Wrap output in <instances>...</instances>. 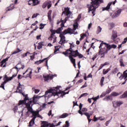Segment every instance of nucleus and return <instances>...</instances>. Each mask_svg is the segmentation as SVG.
<instances>
[{
	"mask_svg": "<svg viewBox=\"0 0 127 127\" xmlns=\"http://www.w3.org/2000/svg\"><path fill=\"white\" fill-rule=\"evenodd\" d=\"M13 8H14V6H13L12 7H10L9 8L6 10V11L7 12L9 11L10 10H12Z\"/></svg>",
	"mask_w": 127,
	"mask_h": 127,
	"instance_id": "603ef678",
	"label": "nucleus"
},
{
	"mask_svg": "<svg viewBox=\"0 0 127 127\" xmlns=\"http://www.w3.org/2000/svg\"><path fill=\"white\" fill-rule=\"evenodd\" d=\"M127 70L124 72L122 74L121 72H119L117 73V77H119L120 80H125L124 82L122 83V85H125L127 83Z\"/></svg>",
	"mask_w": 127,
	"mask_h": 127,
	"instance_id": "0eeeda50",
	"label": "nucleus"
},
{
	"mask_svg": "<svg viewBox=\"0 0 127 127\" xmlns=\"http://www.w3.org/2000/svg\"><path fill=\"white\" fill-rule=\"evenodd\" d=\"M31 74H32V70L29 71L26 76H23L22 77L23 78H30L31 79Z\"/></svg>",
	"mask_w": 127,
	"mask_h": 127,
	"instance_id": "412c9836",
	"label": "nucleus"
},
{
	"mask_svg": "<svg viewBox=\"0 0 127 127\" xmlns=\"http://www.w3.org/2000/svg\"><path fill=\"white\" fill-rule=\"evenodd\" d=\"M43 78L44 79L45 82H47V81H49V80H52L53 78H54V75L52 74H48V75H43Z\"/></svg>",
	"mask_w": 127,
	"mask_h": 127,
	"instance_id": "9b49d317",
	"label": "nucleus"
},
{
	"mask_svg": "<svg viewBox=\"0 0 127 127\" xmlns=\"http://www.w3.org/2000/svg\"><path fill=\"white\" fill-rule=\"evenodd\" d=\"M104 80H105V77L103 76L101 78V79L100 81L101 86H104Z\"/></svg>",
	"mask_w": 127,
	"mask_h": 127,
	"instance_id": "a18cd8bd",
	"label": "nucleus"
},
{
	"mask_svg": "<svg viewBox=\"0 0 127 127\" xmlns=\"http://www.w3.org/2000/svg\"><path fill=\"white\" fill-rule=\"evenodd\" d=\"M111 48H113L114 49H116V48H117V45L115 44H113L111 45Z\"/></svg>",
	"mask_w": 127,
	"mask_h": 127,
	"instance_id": "052dcab7",
	"label": "nucleus"
},
{
	"mask_svg": "<svg viewBox=\"0 0 127 127\" xmlns=\"http://www.w3.org/2000/svg\"><path fill=\"white\" fill-rule=\"evenodd\" d=\"M69 34L68 32L67 31V30L65 29L64 30V31L62 32L60 34V37L61 38V41H63L64 42H65L66 41L65 40V37L64 35L66 34Z\"/></svg>",
	"mask_w": 127,
	"mask_h": 127,
	"instance_id": "1a4fd4ad",
	"label": "nucleus"
},
{
	"mask_svg": "<svg viewBox=\"0 0 127 127\" xmlns=\"http://www.w3.org/2000/svg\"><path fill=\"white\" fill-rule=\"evenodd\" d=\"M8 58L4 59L1 61V63H3L4 64V63H5V62H6V61H8Z\"/></svg>",
	"mask_w": 127,
	"mask_h": 127,
	"instance_id": "8fccbe9b",
	"label": "nucleus"
},
{
	"mask_svg": "<svg viewBox=\"0 0 127 127\" xmlns=\"http://www.w3.org/2000/svg\"><path fill=\"white\" fill-rule=\"evenodd\" d=\"M83 115H84V116H86V117H87V120L90 119V118L91 117V115H90V114H89L88 113L85 112V113H83Z\"/></svg>",
	"mask_w": 127,
	"mask_h": 127,
	"instance_id": "ea45409f",
	"label": "nucleus"
},
{
	"mask_svg": "<svg viewBox=\"0 0 127 127\" xmlns=\"http://www.w3.org/2000/svg\"><path fill=\"white\" fill-rule=\"evenodd\" d=\"M71 14V11H69L68 12H65V15L66 16V17L64 18L65 22H66V21H67L68 19L70 18V15H69V14Z\"/></svg>",
	"mask_w": 127,
	"mask_h": 127,
	"instance_id": "6ab92c4d",
	"label": "nucleus"
},
{
	"mask_svg": "<svg viewBox=\"0 0 127 127\" xmlns=\"http://www.w3.org/2000/svg\"><path fill=\"white\" fill-rule=\"evenodd\" d=\"M34 122H35V120H33V118L29 122V127H32L33 125H34Z\"/></svg>",
	"mask_w": 127,
	"mask_h": 127,
	"instance_id": "4c0bfd02",
	"label": "nucleus"
},
{
	"mask_svg": "<svg viewBox=\"0 0 127 127\" xmlns=\"http://www.w3.org/2000/svg\"><path fill=\"white\" fill-rule=\"evenodd\" d=\"M24 65H22L21 64H18L15 67V69H16L17 72H18L19 70H20V69H24Z\"/></svg>",
	"mask_w": 127,
	"mask_h": 127,
	"instance_id": "dca6fc26",
	"label": "nucleus"
},
{
	"mask_svg": "<svg viewBox=\"0 0 127 127\" xmlns=\"http://www.w3.org/2000/svg\"><path fill=\"white\" fill-rule=\"evenodd\" d=\"M87 36V34H80V38L79 39V40H82L84 39V37H86Z\"/></svg>",
	"mask_w": 127,
	"mask_h": 127,
	"instance_id": "a19ab883",
	"label": "nucleus"
},
{
	"mask_svg": "<svg viewBox=\"0 0 127 127\" xmlns=\"http://www.w3.org/2000/svg\"><path fill=\"white\" fill-rule=\"evenodd\" d=\"M104 42L102 41L99 46L100 50L98 52V55L100 56L101 58H105V54H107L108 53L107 48H106V47H105V46L104 47Z\"/></svg>",
	"mask_w": 127,
	"mask_h": 127,
	"instance_id": "39448f33",
	"label": "nucleus"
},
{
	"mask_svg": "<svg viewBox=\"0 0 127 127\" xmlns=\"http://www.w3.org/2000/svg\"><path fill=\"white\" fill-rule=\"evenodd\" d=\"M49 93H52V90H48L45 92V95H47L48 94H49Z\"/></svg>",
	"mask_w": 127,
	"mask_h": 127,
	"instance_id": "4d7b16f0",
	"label": "nucleus"
},
{
	"mask_svg": "<svg viewBox=\"0 0 127 127\" xmlns=\"http://www.w3.org/2000/svg\"><path fill=\"white\" fill-rule=\"evenodd\" d=\"M60 88H61V86H58L54 89H52V93L54 97H55V96H58L59 98L61 97L62 98H63L65 95L69 94V91L65 92L64 91H61L60 89Z\"/></svg>",
	"mask_w": 127,
	"mask_h": 127,
	"instance_id": "7ed1b4c3",
	"label": "nucleus"
},
{
	"mask_svg": "<svg viewBox=\"0 0 127 127\" xmlns=\"http://www.w3.org/2000/svg\"><path fill=\"white\" fill-rule=\"evenodd\" d=\"M62 53L64 55H65V56H68V54L70 53V49H67L65 52H64Z\"/></svg>",
	"mask_w": 127,
	"mask_h": 127,
	"instance_id": "72a5a7b5",
	"label": "nucleus"
},
{
	"mask_svg": "<svg viewBox=\"0 0 127 127\" xmlns=\"http://www.w3.org/2000/svg\"><path fill=\"white\" fill-rule=\"evenodd\" d=\"M56 127V125H54V124H50V127Z\"/></svg>",
	"mask_w": 127,
	"mask_h": 127,
	"instance_id": "774afa93",
	"label": "nucleus"
},
{
	"mask_svg": "<svg viewBox=\"0 0 127 127\" xmlns=\"http://www.w3.org/2000/svg\"><path fill=\"white\" fill-rule=\"evenodd\" d=\"M19 93L22 94V96L24 97V99L23 100H19L18 103V106H21V105H25L26 108H27V105L31 106L32 105V100L31 98H28V94H24L22 92V90H19Z\"/></svg>",
	"mask_w": 127,
	"mask_h": 127,
	"instance_id": "f03ea898",
	"label": "nucleus"
},
{
	"mask_svg": "<svg viewBox=\"0 0 127 127\" xmlns=\"http://www.w3.org/2000/svg\"><path fill=\"white\" fill-rule=\"evenodd\" d=\"M117 37H118V33L116 32L113 33V35L111 36V39L113 40H115V39H116Z\"/></svg>",
	"mask_w": 127,
	"mask_h": 127,
	"instance_id": "cd10ccee",
	"label": "nucleus"
},
{
	"mask_svg": "<svg viewBox=\"0 0 127 127\" xmlns=\"http://www.w3.org/2000/svg\"><path fill=\"white\" fill-rule=\"evenodd\" d=\"M103 44L105 48H106V50L107 51V52L108 51H110L112 49V47L111 46V45L109 44H107L106 43L103 42Z\"/></svg>",
	"mask_w": 127,
	"mask_h": 127,
	"instance_id": "f3484780",
	"label": "nucleus"
},
{
	"mask_svg": "<svg viewBox=\"0 0 127 127\" xmlns=\"http://www.w3.org/2000/svg\"><path fill=\"white\" fill-rule=\"evenodd\" d=\"M37 15H38V14H34L32 16V18H35V17H37Z\"/></svg>",
	"mask_w": 127,
	"mask_h": 127,
	"instance_id": "338daca9",
	"label": "nucleus"
},
{
	"mask_svg": "<svg viewBox=\"0 0 127 127\" xmlns=\"http://www.w3.org/2000/svg\"><path fill=\"white\" fill-rule=\"evenodd\" d=\"M120 66L122 67H125V64H124V60L123 59H121L120 60Z\"/></svg>",
	"mask_w": 127,
	"mask_h": 127,
	"instance_id": "37998d69",
	"label": "nucleus"
},
{
	"mask_svg": "<svg viewBox=\"0 0 127 127\" xmlns=\"http://www.w3.org/2000/svg\"><path fill=\"white\" fill-rule=\"evenodd\" d=\"M77 56L78 57V58H80V59L83 58V55L80 54V53H79V52H78V54Z\"/></svg>",
	"mask_w": 127,
	"mask_h": 127,
	"instance_id": "6e6d98bb",
	"label": "nucleus"
},
{
	"mask_svg": "<svg viewBox=\"0 0 127 127\" xmlns=\"http://www.w3.org/2000/svg\"><path fill=\"white\" fill-rule=\"evenodd\" d=\"M68 58L70 60L71 63L73 64L76 63V59H74L72 56H68Z\"/></svg>",
	"mask_w": 127,
	"mask_h": 127,
	"instance_id": "c756f323",
	"label": "nucleus"
},
{
	"mask_svg": "<svg viewBox=\"0 0 127 127\" xmlns=\"http://www.w3.org/2000/svg\"><path fill=\"white\" fill-rule=\"evenodd\" d=\"M33 106V104H31V105H27L26 109L27 110V112H26V115H28V112H30L31 114H32L33 116V120H34L36 119L37 117L38 118H40V115H39V112H35L33 111L32 109V107Z\"/></svg>",
	"mask_w": 127,
	"mask_h": 127,
	"instance_id": "20e7f679",
	"label": "nucleus"
},
{
	"mask_svg": "<svg viewBox=\"0 0 127 127\" xmlns=\"http://www.w3.org/2000/svg\"><path fill=\"white\" fill-rule=\"evenodd\" d=\"M78 25H79L78 22H76L73 24V28L72 29L71 28H68L65 30L68 32L69 34H78V32H75L76 29H78Z\"/></svg>",
	"mask_w": 127,
	"mask_h": 127,
	"instance_id": "423d86ee",
	"label": "nucleus"
},
{
	"mask_svg": "<svg viewBox=\"0 0 127 127\" xmlns=\"http://www.w3.org/2000/svg\"><path fill=\"white\" fill-rule=\"evenodd\" d=\"M122 12V9H118L116 12H115L112 15V18H116L119 16Z\"/></svg>",
	"mask_w": 127,
	"mask_h": 127,
	"instance_id": "ddd939ff",
	"label": "nucleus"
},
{
	"mask_svg": "<svg viewBox=\"0 0 127 127\" xmlns=\"http://www.w3.org/2000/svg\"><path fill=\"white\" fill-rule=\"evenodd\" d=\"M40 27L39 28L40 29H43L44 28V26H45V24H43L42 23H41L40 24Z\"/></svg>",
	"mask_w": 127,
	"mask_h": 127,
	"instance_id": "3c124183",
	"label": "nucleus"
},
{
	"mask_svg": "<svg viewBox=\"0 0 127 127\" xmlns=\"http://www.w3.org/2000/svg\"><path fill=\"white\" fill-rule=\"evenodd\" d=\"M43 46V42H40L38 43V46H37V49L39 50L41 49Z\"/></svg>",
	"mask_w": 127,
	"mask_h": 127,
	"instance_id": "e433bc0d",
	"label": "nucleus"
},
{
	"mask_svg": "<svg viewBox=\"0 0 127 127\" xmlns=\"http://www.w3.org/2000/svg\"><path fill=\"white\" fill-rule=\"evenodd\" d=\"M69 116L68 113H64L61 116H60V119H64V118H67Z\"/></svg>",
	"mask_w": 127,
	"mask_h": 127,
	"instance_id": "c85d7f7f",
	"label": "nucleus"
},
{
	"mask_svg": "<svg viewBox=\"0 0 127 127\" xmlns=\"http://www.w3.org/2000/svg\"><path fill=\"white\" fill-rule=\"evenodd\" d=\"M65 127H69V122H68V121L65 122Z\"/></svg>",
	"mask_w": 127,
	"mask_h": 127,
	"instance_id": "69168bd1",
	"label": "nucleus"
},
{
	"mask_svg": "<svg viewBox=\"0 0 127 127\" xmlns=\"http://www.w3.org/2000/svg\"><path fill=\"white\" fill-rule=\"evenodd\" d=\"M88 111V109L86 108H83L82 109H81V112H87Z\"/></svg>",
	"mask_w": 127,
	"mask_h": 127,
	"instance_id": "5fc2aeb1",
	"label": "nucleus"
},
{
	"mask_svg": "<svg viewBox=\"0 0 127 127\" xmlns=\"http://www.w3.org/2000/svg\"><path fill=\"white\" fill-rule=\"evenodd\" d=\"M124 102L123 101H117L113 102V107L114 108H118V107H121V105H123Z\"/></svg>",
	"mask_w": 127,
	"mask_h": 127,
	"instance_id": "2eb2a0df",
	"label": "nucleus"
},
{
	"mask_svg": "<svg viewBox=\"0 0 127 127\" xmlns=\"http://www.w3.org/2000/svg\"><path fill=\"white\" fill-rule=\"evenodd\" d=\"M52 14V10H50L48 13V17L50 21H51V20H52V18H51Z\"/></svg>",
	"mask_w": 127,
	"mask_h": 127,
	"instance_id": "5701e85b",
	"label": "nucleus"
},
{
	"mask_svg": "<svg viewBox=\"0 0 127 127\" xmlns=\"http://www.w3.org/2000/svg\"><path fill=\"white\" fill-rule=\"evenodd\" d=\"M44 61H45V65L46 66H47V68L48 69V60H47V58H45L43 60H40L39 61H36L35 62V64H36L37 65H39V64H41V63H43Z\"/></svg>",
	"mask_w": 127,
	"mask_h": 127,
	"instance_id": "9d476101",
	"label": "nucleus"
},
{
	"mask_svg": "<svg viewBox=\"0 0 127 127\" xmlns=\"http://www.w3.org/2000/svg\"><path fill=\"white\" fill-rule=\"evenodd\" d=\"M69 53H68L69 56H71L73 58H76V57L78 56V54H79L78 50L74 51V49H72L71 47L69 48Z\"/></svg>",
	"mask_w": 127,
	"mask_h": 127,
	"instance_id": "6e6552de",
	"label": "nucleus"
},
{
	"mask_svg": "<svg viewBox=\"0 0 127 127\" xmlns=\"http://www.w3.org/2000/svg\"><path fill=\"white\" fill-rule=\"evenodd\" d=\"M125 98H127V90L123 95L120 96V99H125Z\"/></svg>",
	"mask_w": 127,
	"mask_h": 127,
	"instance_id": "a878e982",
	"label": "nucleus"
},
{
	"mask_svg": "<svg viewBox=\"0 0 127 127\" xmlns=\"http://www.w3.org/2000/svg\"><path fill=\"white\" fill-rule=\"evenodd\" d=\"M99 95H98V96H97V97H95V98H92L91 99H92V100H93V101H97V100H98V99H99Z\"/></svg>",
	"mask_w": 127,
	"mask_h": 127,
	"instance_id": "bf43d9fd",
	"label": "nucleus"
},
{
	"mask_svg": "<svg viewBox=\"0 0 127 127\" xmlns=\"http://www.w3.org/2000/svg\"><path fill=\"white\" fill-rule=\"evenodd\" d=\"M109 71H111V69L110 68H108L107 70L104 69L103 70V74L104 75H106V74H107Z\"/></svg>",
	"mask_w": 127,
	"mask_h": 127,
	"instance_id": "c9c22d12",
	"label": "nucleus"
},
{
	"mask_svg": "<svg viewBox=\"0 0 127 127\" xmlns=\"http://www.w3.org/2000/svg\"><path fill=\"white\" fill-rule=\"evenodd\" d=\"M62 30H63V28H58L57 30H56V33H57V34H61V31H62Z\"/></svg>",
	"mask_w": 127,
	"mask_h": 127,
	"instance_id": "2f4dec72",
	"label": "nucleus"
},
{
	"mask_svg": "<svg viewBox=\"0 0 127 127\" xmlns=\"http://www.w3.org/2000/svg\"><path fill=\"white\" fill-rule=\"evenodd\" d=\"M61 22H62L61 24V28H63L64 26L65 23H66V22H65V19L64 20H62V19H61Z\"/></svg>",
	"mask_w": 127,
	"mask_h": 127,
	"instance_id": "473e14b6",
	"label": "nucleus"
},
{
	"mask_svg": "<svg viewBox=\"0 0 127 127\" xmlns=\"http://www.w3.org/2000/svg\"><path fill=\"white\" fill-rule=\"evenodd\" d=\"M112 5V3H109L108 4L107 6L106 7H103L102 10H109Z\"/></svg>",
	"mask_w": 127,
	"mask_h": 127,
	"instance_id": "393cba45",
	"label": "nucleus"
},
{
	"mask_svg": "<svg viewBox=\"0 0 127 127\" xmlns=\"http://www.w3.org/2000/svg\"><path fill=\"white\" fill-rule=\"evenodd\" d=\"M122 92L118 93L116 92H113L112 93H111V95L113 97H117V96H119V95H122Z\"/></svg>",
	"mask_w": 127,
	"mask_h": 127,
	"instance_id": "b1692460",
	"label": "nucleus"
},
{
	"mask_svg": "<svg viewBox=\"0 0 127 127\" xmlns=\"http://www.w3.org/2000/svg\"><path fill=\"white\" fill-rule=\"evenodd\" d=\"M38 3V0H29L28 1L29 5H37Z\"/></svg>",
	"mask_w": 127,
	"mask_h": 127,
	"instance_id": "4468645a",
	"label": "nucleus"
},
{
	"mask_svg": "<svg viewBox=\"0 0 127 127\" xmlns=\"http://www.w3.org/2000/svg\"><path fill=\"white\" fill-rule=\"evenodd\" d=\"M101 31H102V28H101L100 26H98L97 27V31L96 32V34H99V33H100Z\"/></svg>",
	"mask_w": 127,
	"mask_h": 127,
	"instance_id": "79ce46f5",
	"label": "nucleus"
},
{
	"mask_svg": "<svg viewBox=\"0 0 127 127\" xmlns=\"http://www.w3.org/2000/svg\"><path fill=\"white\" fill-rule=\"evenodd\" d=\"M97 57H98V55H94L92 58L93 61H95V59H96V58H97Z\"/></svg>",
	"mask_w": 127,
	"mask_h": 127,
	"instance_id": "e2e57ef3",
	"label": "nucleus"
},
{
	"mask_svg": "<svg viewBox=\"0 0 127 127\" xmlns=\"http://www.w3.org/2000/svg\"><path fill=\"white\" fill-rule=\"evenodd\" d=\"M27 54H30V53H29V52H27L26 53L23 54L22 56V58L26 57V56H27Z\"/></svg>",
	"mask_w": 127,
	"mask_h": 127,
	"instance_id": "de8ad7c7",
	"label": "nucleus"
},
{
	"mask_svg": "<svg viewBox=\"0 0 127 127\" xmlns=\"http://www.w3.org/2000/svg\"><path fill=\"white\" fill-rule=\"evenodd\" d=\"M45 3H47V6H48V9H49V8H50V7H51V6H52V3H51V1H47L45 2Z\"/></svg>",
	"mask_w": 127,
	"mask_h": 127,
	"instance_id": "bb28decb",
	"label": "nucleus"
},
{
	"mask_svg": "<svg viewBox=\"0 0 127 127\" xmlns=\"http://www.w3.org/2000/svg\"><path fill=\"white\" fill-rule=\"evenodd\" d=\"M38 99H39V97L38 96H34L33 97V100L32 103H33V105L35 104H37V101H38Z\"/></svg>",
	"mask_w": 127,
	"mask_h": 127,
	"instance_id": "a211bd4d",
	"label": "nucleus"
},
{
	"mask_svg": "<svg viewBox=\"0 0 127 127\" xmlns=\"http://www.w3.org/2000/svg\"><path fill=\"white\" fill-rule=\"evenodd\" d=\"M22 85H21L20 84V83H19L18 84V87H17V90H18V92H17V90L16 91V92H18V93H19V90H21V89H22Z\"/></svg>",
	"mask_w": 127,
	"mask_h": 127,
	"instance_id": "f704fd0d",
	"label": "nucleus"
},
{
	"mask_svg": "<svg viewBox=\"0 0 127 127\" xmlns=\"http://www.w3.org/2000/svg\"><path fill=\"white\" fill-rule=\"evenodd\" d=\"M17 110H18L17 106H14V108L13 109V111H14V112L15 113V112H17Z\"/></svg>",
	"mask_w": 127,
	"mask_h": 127,
	"instance_id": "864d4df0",
	"label": "nucleus"
},
{
	"mask_svg": "<svg viewBox=\"0 0 127 127\" xmlns=\"http://www.w3.org/2000/svg\"><path fill=\"white\" fill-rule=\"evenodd\" d=\"M88 95H89V94L87 93H83L79 96V99H81L82 97H86V96H88Z\"/></svg>",
	"mask_w": 127,
	"mask_h": 127,
	"instance_id": "c03bdc74",
	"label": "nucleus"
},
{
	"mask_svg": "<svg viewBox=\"0 0 127 127\" xmlns=\"http://www.w3.org/2000/svg\"><path fill=\"white\" fill-rule=\"evenodd\" d=\"M59 49H60V48H59V46H55L54 52V54H56V53H57V51H59Z\"/></svg>",
	"mask_w": 127,
	"mask_h": 127,
	"instance_id": "58836bf2",
	"label": "nucleus"
},
{
	"mask_svg": "<svg viewBox=\"0 0 127 127\" xmlns=\"http://www.w3.org/2000/svg\"><path fill=\"white\" fill-rule=\"evenodd\" d=\"M91 4H87L88 8V13H90L91 11L93 16L96 14V9L100 6L101 3H104V0H91Z\"/></svg>",
	"mask_w": 127,
	"mask_h": 127,
	"instance_id": "f257e3e1",
	"label": "nucleus"
},
{
	"mask_svg": "<svg viewBox=\"0 0 127 127\" xmlns=\"http://www.w3.org/2000/svg\"><path fill=\"white\" fill-rule=\"evenodd\" d=\"M21 51H22V50L19 49L18 48L16 49V51H14L12 53L11 55H13V54H17V53H19V52H21Z\"/></svg>",
	"mask_w": 127,
	"mask_h": 127,
	"instance_id": "7c9ffc66",
	"label": "nucleus"
},
{
	"mask_svg": "<svg viewBox=\"0 0 127 127\" xmlns=\"http://www.w3.org/2000/svg\"><path fill=\"white\" fill-rule=\"evenodd\" d=\"M82 107H83V104H82V103H80L79 106V110L78 111V114L81 115V116H83V115H84V114H83L82 112L81 111L82 110Z\"/></svg>",
	"mask_w": 127,
	"mask_h": 127,
	"instance_id": "aec40b11",
	"label": "nucleus"
},
{
	"mask_svg": "<svg viewBox=\"0 0 127 127\" xmlns=\"http://www.w3.org/2000/svg\"><path fill=\"white\" fill-rule=\"evenodd\" d=\"M54 39V37L52 36H50L49 38L48 39L50 41H52V39Z\"/></svg>",
	"mask_w": 127,
	"mask_h": 127,
	"instance_id": "13d9d810",
	"label": "nucleus"
},
{
	"mask_svg": "<svg viewBox=\"0 0 127 127\" xmlns=\"http://www.w3.org/2000/svg\"><path fill=\"white\" fill-rule=\"evenodd\" d=\"M41 35H39L38 36H36V39H37V40H39V39H41Z\"/></svg>",
	"mask_w": 127,
	"mask_h": 127,
	"instance_id": "0e129e2a",
	"label": "nucleus"
},
{
	"mask_svg": "<svg viewBox=\"0 0 127 127\" xmlns=\"http://www.w3.org/2000/svg\"><path fill=\"white\" fill-rule=\"evenodd\" d=\"M104 101H113V97H112L111 94L108 96H106L105 98L103 99Z\"/></svg>",
	"mask_w": 127,
	"mask_h": 127,
	"instance_id": "4be33fe9",
	"label": "nucleus"
},
{
	"mask_svg": "<svg viewBox=\"0 0 127 127\" xmlns=\"http://www.w3.org/2000/svg\"><path fill=\"white\" fill-rule=\"evenodd\" d=\"M47 3H45V2L42 5V7L43 8H45V7H46Z\"/></svg>",
	"mask_w": 127,
	"mask_h": 127,
	"instance_id": "680f3d73",
	"label": "nucleus"
},
{
	"mask_svg": "<svg viewBox=\"0 0 127 127\" xmlns=\"http://www.w3.org/2000/svg\"><path fill=\"white\" fill-rule=\"evenodd\" d=\"M110 92H112V89H111V88H108L104 93L107 95V94H110Z\"/></svg>",
	"mask_w": 127,
	"mask_h": 127,
	"instance_id": "49530a36",
	"label": "nucleus"
},
{
	"mask_svg": "<svg viewBox=\"0 0 127 127\" xmlns=\"http://www.w3.org/2000/svg\"><path fill=\"white\" fill-rule=\"evenodd\" d=\"M64 9L65 12H69V11H70V8H69V7H64Z\"/></svg>",
	"mask_w": 127,
	"mask_h": 127,
	"instance_id": "09e8293b",
	"label": "nucleus"
},
{
	"mask_svg": "<svg viewBox=\"0 0 127 127\" xmlns=\"http://www.w3.org/2000/svg\"><path fill=\"white\" fill-rule=\"evenodd\" d=\"M50 32H51V34L50 36L54 37L53 43H55V42L57 41V37L54 35L56 33V30L51 29Z\"/></svg>",
	"mask_w": 127,
	"mask_h": 127,
	"instance_id": "f8f14e48",
	"label": "nucleus"
}]
</instances>
